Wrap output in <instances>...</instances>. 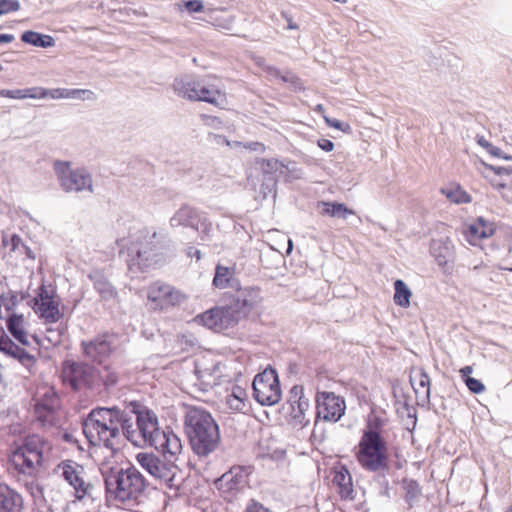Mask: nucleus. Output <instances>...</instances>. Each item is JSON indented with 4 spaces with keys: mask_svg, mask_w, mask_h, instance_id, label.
<instances>
[{
    "mask_svg": "<svg viewBox=\"0 0 512 512\" xmlns=\"http://www.w3.org/2000/svg\"><path fill=\"white\" fill-rule=\"evenodd\" d=\"M476 222L480 226V237L488 238L492 236L495 232V225L492 222L487 221L483 217H478Z\"/></svg>",
    "mask_w": 512,
    "mask_h": 512,
    "instance_id": "nucleus-45",
    "label": "nucleus"
},
{
    "mask_svg": "<svg viewBox=\"0 0 512 512\" xmlns=\"http://www.w3.org/2000/svg\"><path fill=\"white\" fill-rule=\"evenodd\" d=\"M67 88H54L48 89L45 88L44 99H66Z\"/></svg>",
    "mask_w": 512,
    "mask_h": 512,
    "instance_id": "nucleus-48",
    "label": "nucleus"
},
{
    "mask_svg": "<svg viewBox=\"0 0 512 512\" xmlns=\"http://www.w3.org/2000/svg\"><path fill=\"white\" fill-rule=\"evenodd\" d=\"M25 98L31 99H44L45 88L44 87H31L24 89Z\"/></svg>",
    "mask_w": 512,
    "mask_h": 512,
    "instance_id": "nucleus-49",
    "label": "nucleus"
},
{
    "mask_svg": "<svg viewBox=\"0 0 512 512\" xmlns=\"http://www.w3.org/2000/svg\"><path fill=\"white\" fill-rule=\"evenodd\" d=\"M200 322L215 331H222L236 326L245 319L239 310L229 301L225 306L212 308L197 317Z\"/></svg>",
    "mask_w": 512,
    "mask_h": 512,
    "instance_id": "nucleus-13",
    "label": "nucleus"
},
{
    "mask_svg": "<svg viewBox=\"0 0 512 512\" xmlns=\"http://www.w3.org/2000/svg\"><path fill=\"white\" fill-rule=\"evenodd\" d=\"M186 254L188 257L192 258V257H195L197 260H200L201 257H202V253L199 249L193 247V246H189L186 250Z\"/></svg>",
    "mask_w": 512,
    "mask_h": 512,
    "instance_id": "nucleus-59",
    "label": "nucleus"
},
{
    "mask_svg": "<svg viewBox=\"0 0 512 512\" xmlns=\"http://www.w3.org/2000/svg\"><path fill=\"white\" fill-rule=\"evenodd\" d=\"M495 171L499 175H502L504 173L509 174V173H512V168L499 167Z\"/></svg>",
    "mask_w": 512,
    "mask_h": 512,
    "instance_id": "nucleus-63",
    "label": "nucleus"
},
{
    "mask_svg": "<svg viewBox=\"0 0 512 512\" xmlns=\"http://www.w3.org/2000/svg\"><path fill=\"white\" fill-rule=\"evenodd\" d=\"M282 16L287 20L288 22V26L287 28L290 29V30H295V29H298V25L295 24L291 18L288 16V14H286L285 12H282Z\"/></svg>",
    "mask_w": 512,
    "mask_h": 512,
    "instance_id": "nucleus-60",
    "label": "nucleus"
},
{
    "mask_svg": "<svg viewBox=\"0 0 512 512\" xmlns=\"http://www.w3.org/2000/svg\"><path fill=\"white\" fill-rule=\"evenodd\" d=\"M59 468L65 481L74 488L77 500L81 501L91 494L93 485L85 480V469L82 465L66 460L59 465Z\"/></svg>",
    "mask_w": 512,
    "mask_h": 512,
    "instance_id": "nucleus-17",
    "label": "nucleus"
},
{
    "mask_svg": "<svg viewBox=\"0 0 512 512\" xmlns=\"http://www.w3.org/2000/svg\"><path fill=\"white\" fill-rule=\"evenodd\" d=\"M355 458L360 467L371 473H383L388 469V445L384 437L370 424L363 430L356 447Z\"/></svg>",
    "mask_w": 512,
    "mask_h": 512,
    "instance_id": "nucleus-5",
    "label": "nucleus"
},
{
    "mask_svg": "<svg viewBox=\"0 0 512 512\" xmlns=\"http://www.w3.org/2000/svg\"><path fill=\"white\" fill-rule=\"evenodd\" d=\"M82 428L91 445L103 446L111 451L118 449L122 436L134 442L137 435L131 413L117 406L92 409L84 419Z\"/></svg>",
    "mask_w": 512,
    "mask_h": 512,
    "instance_id": "nucleus-1",
    "label": "nucleus"
},
{
    "mask_svg": "<svg viewBox=\"0 0 512 512\" xmlns=\"http://www.w3.org/2000/svg\"><path fill=\"white\" fill-rule=\"evenodd\" d=\"M53 167L60 186L65 192H93V179L87 170L71 169L70 163L63 161H55Z\"/></svg>",
    "mask_w": 512,
    "mask_h": 512,
    "instance_id": "nucleus-10",
    "label": "nucleus"
},
{
    "mask_svg": "<svg viewBox=\"0 0 512 512\" xmlns=\"http://www.w3.org/2000/svg\"><path fill=\"white\" fill-rule=\"evenodd\" d=\"M35 312L47 323H56L62 317L56 300L40 302L35 306Z\"/></svg>",
    "mask_w": 512,
    "mask_h": 512,
    "instance_id": "nucleus-31",
    "label": "nucleus"
},
{
    "mask_svg": "<svg viewBox=\"0 0 512 512\" xmlns=\"http://www.w3.org/2000/svg\"><path fill=\"white\" fill-rule=\"evenodd\" d=\"M118 381V376L114 373L106 369V375H101V383L104 384L106 388L114 386Z\"/></svg>",
    "mask_w": 512,
    "mask_h": 512,
    "instance_id": "nucleus-51",
    "label": "nucleus"
},
{
    "mask_svg": "<svg viewBox=\"0 0 512 512\" xmlns=\"http://www.w3.org/2000/svg\"><path fill=\"white\" fill-rule=\"evenodd\" d=\"M156 239V231L139 232L137 241L128 248L127 265L131 272H144L161 262L162 254L159 252V243Z\"/></svg>",
    "mask_w": 512,
    "mask_h": 512,
    "instance_id": "nucleus-6",
    "label": "nucleus"
},
{
    "mask_svg": "<svg viewBox=\"0 0 512 512\" xmlns=\"http://www.w3.org/2000/svg\"><path fill=\"white\" fill-rule=\"evenodd\" d=\"M37 406H43L45 408L57 409L59 406V398L56 392L49 388L46 389L43 394L39 396L36 404Z\"/></svg>",
    "mask_w": 512,
    "mask_h": 512,
    "instance_id": "nucleus-40",
    "label": "nucleus"
},
{
    "mask_svg": "<svg viewBox=\"0 0 512 512\" xmlns=\"http://www.w3.org/2000/svg\"><path fill=\"white\" fill-rule=\"evenodd\" d=\"M332 482L338 487V492L342 499L352 500L354 498L352 476L345 466L335 469Z\"/></svg>",
    "mask_w": 512,
    "mask_h": 512,
    "instance_id": "nucleus-28",
    "label": "nucleus"
},
{
    "mask_svg": "<svg viewBox=\"0 0 512 512\" xmlns=\"http://www.w3.org/2000/svg\"><path fill=\"white\" fill-rule=\"evenodd\" d=\"M222 96L223 95L217 89L208 88L201 81L200 87L198 88V97L195 98V101L217 104L218 100L221 99Z\"/></svg>",
    "mask_w": 512,
    "mask_h": 512,
    "instance_id": "nucleus-39",
    "label": "nucleus"
},
{
    "mask_svg": "<svg viewBox=\"0 0 512 512\" xmlns=\"http://www.w3.org/2000/svg\"><path fill=\"white\" fill-rule=\"evenodd\" d=\"M54 300L53 297L50 295L49 291L45 286H41L39 288L38 296L34 299L35 306L38 305L40 302H48Z\"/></svg>",
    "mask_w": 512,
    "mask_h": 512,
    "instance_id": "nucleus-54",
    "label": "nucleus"
},
{
    "mask_svg": "<svg viewBox=\"0 0 512 512\" xmlns=\"http://www.w3.org/2000/svg\"><path fill=\"white\" fill-rule=\"evenodd\" d=\"M147 299L153 309L167 310L183 304L187 296L168 283L155 281L147 287Z\"/></svg>",
    "mask_w": 512,
    "mask_h": 512,
    "instance_id": "nucleus-12",
    "label": "nucleus"
},
{
    "mask_svg": "<svg viewBox=\"0 0 512 512\" xmlns=\"http://www.w3.org/2000/svg\"><path fill=\"white\" fill-rule=\"evenodd\" d=\"M410 383L418 400L423 404L430 401V377L423 368H413L410 373Z\"/></svg>",
    "mask_w": 512,
    "mask_h": 512,
    "instance_id": "nucleus-22",
    "label": "nucleus"
},
{
    "mask_svg": "<svg viewBox=\"0 0 512 512\" xmlns=\"http://www.w3.org/2000/svg\"><path fill=\"white\" fill-rule=\"evenodd\" d=\"M346 405L342 397L334 392H317L316 416L324 421L337 422L345 413Z\"/></svg>",
    "mask_w": 512,
    "mask_h": 512,
    "instance_id": "nucleus-16",
    "label": "nucleus"
},
{
    "mask_svg": "<svg viewBox=\"0 0 512 512\" xmlns=\"http://www.w3.org/2000/svg\"><path fill=\"white\" fill-rule=\"evenodd\" d=\"M325 121L330 127L336 128L343 132H348L351 129L348 123L341 122L338 119H330L328 117H325Z\"/></svg>",
    "mask_w": 512,
    "mask_h": 512,
    "instance_id": "nucleus-53",
    "label": "nucleus"
},
{
    "mask_svg": "<svg viewBox=\"0 0 512 512\" xmlns=\"http://www.w3.org/2000/svg\"><path fill=\"white\" fill-rule=\"evenodd\" d=\"M403 489L405 491V501L409 508H412L415 502L418 501L421 495V488L417 481L412 479H404L402 482Z\"/></svg>",
    "mask_w": 512,
    "mask_h": 512,
    "instance_id": "nucleus-35",
    "label": "nucleus"
},
{
    "mask_svg": "<svg viewBox=\"0 0 512 512\" xmlns=\"http://www.w3.org/2000/svg\"><path fill=\"white\" fill-rule=\"evenodd\" d=\"M394 289V302L401 307H408L412 293L405 282L400 279L396 280L394 282Z\"/></svg>",
    "mask_w": 512,
    "mask_h": 512,
    "instance_id": "nucleus-36",
    "label": "nucleus"
},
{
    "mask_svg": "<svg viewBox=\"0 0 512 512\" xmlns=\"http://www.w3.org/2000/svg\"><path fill=\"white\" fill-rule=\"evenodd\" d=\"M323 206L322 214L341 219H347L349 215H354L355 212L349 209L345 204L338 202H319Z\"/></svg>",
    "mask_w": 512,
    "mask_h": 512,
    "instance_id": "nucleus-33",
    "label": "nucleus"
},
{
    "mask_svg": "<svg viewBox=\"0 0 512 512\" xmlns=\"http://www.w3.org/2000/svg\"><path fill=\"white\" fill-rule=\"evenodd\" d=\"M0 97H6L11 99H26L24 89H2L0 90Z\"/></svg>",
    "mask_w": 512,
    "mask_h": 512,
    "instance_id": "nucleus-50",
    "label": "nucleus"
},
{
    "mask_svg": "<svg viewBox=\"0 0 512 512\" xmlns=\"http://www.w3.org/2000/svg\"><path fill=\"white\" fill-rule=\"evenodd\" d=\"M21 40L35 47L49 48L55 45V40L50 35L41 34L32 30H27L22 33Z\"/></svg>",
    "mask_w": 512,
    "mask_h": 512,
    "instance_id": "nucleus-32",
    "label": "nucleus"
},
{
    "mask_svg": "<svg viewBox=\"0 0 512 512\" xmlns=\"http://www.w3.org/2000/svg\"><path fill=\"white\" fill-rule=\"evenodd\" d=\"M6 326L13 338L23 346H29V335L26 331V319L24 315L12 312L7 315Z\"/></svg>",
    "mask_w": 512,
    "mask_h": 512,
    "instance_id": "nucleus-25",
    "label": "nucleus"
},
{
    "mask_svg": "<svg viewBox=\"0 0 512 512\" xmlns=\"http://www.w3.org/2000/svg\"><path fill=\"white\" fill-rule=\"evenodd\" d=\"M88 278L93 283L94 289L99 293L101 299L109 301L116 298V289L100 270L91 271L88 274Z\"/></svg>",
    "mask_w": 512,
    "mask_h": 512,
    "instance_id": "nucleus-29",
    "label": "nucleus"
},
{
    "mask_svg": "<svg viewBox=\"0 0 512 512\" xmlns=\"http://www.w3.org/2000/svg\"><path fill=\"white\" fill-rule=\"evenodd\" d=\"M248 482V471L243 466H234L224 473L216 485L222 493H234L243 490Z\"/></svg>",
    "mask_w": 512,
    "mask_h": 512,
    "instance_id": "nucleus-19",
    "label": "nucleus"
},
{
    "mask_svg": "<svg viewBox=\"0 0 512 512\" xmlns=\"http://www.w3.org/2000/svg\"><path fill=\"white\" fill-rule=\"evenodd\" d=\"M0 351L6 355L17 359L23 366L31 370L36 360L33 355L28 353L24 348L16 345L5 333L4 328L0 325Z\"/></svg>",
    "mask_w": 512,
    "mask_h": 512,
    "instance_id": "nucleus-20",
    "label": "nucleus"
},
{
    "mask_svg": "<svg viewBox=\"0 0 512 512\" xmlns=\"http://www.w3.org/2000/svg\"><path fill=\"white\" fill-rule=\"evenodd\" d=\"M13 40H14V36L12 34H0V44L10 43Z\"/></svg>",
    "mask_w": 512,
    "mask_h": 512,
    "instance_id": "nucleus-62",
    "label": "nucleus"
},
{
    "mask_svg": "<svg viewBox=\"0 0 512 512\" xmlns=\"http://www.w3.org/2000/svg\"><path fill=\"white\" fill-rule=\"evenodd\" d=\"M430 252L438 265L445 267L453 256L452 241L448 237L434 239L430 244Z\"/></svg>",
    "mask_w": 512,
    "mask_h": 512,
    "instance_id": "nucleus-27",
    "label": "nucleus"
},
{
    "mask_svg": "<svg viewBox=\"0 0 512 512\" xmlns=\"http://www.w3.org/2000/svg\"><path fill=\"white\" fill-rule=\"evenodd\" d=\"M246 512H270L269 509L264 507L262 504L251 501L246 508Z\"/></svg>",
    "mask_w": 512,
    "mask_h": 512,
    "instance_id": "nucleus-57",
    "label": "nucleus"
},
{
    "mask_svg": "<svg viewBox=\"0 0 512 512\" xmlns=\"http://www.w3.org/2000/svg\"><path fill=\"white\" fill-rule=\"evenodd\" d=\"M255 400L261 405H275L281 399V388L276 370L266 368L258 373L252 383Z\"/></svg>",
    "mask_w": 512,
    "mask_h": 512,
    "instance_id": "nucleus-11",
    "label": "nucleus"
},
{
    "mask_svg": "<svg viewBox=\"0 0 512 512\" xmlns=\"http://www.w3.org/2000/svg\"><path fill=\"white\" fill-rule=\"evenodd\" d=\"M229 301L247 318L251 314H259L263 301L262 291L257 286L242 287L239 284L230 294Z\"/></svg>",
    "mask_w": 512,
    "mask_h": 512,
    "instance_id": "nucleus-15",
    "label": "nucleus"
},
{
    "mask_svg": "<svg viewBox=\"0 0 512 512\" xmlns=\"http://www.w3.org/2000/svg\"><path fill=\"white\" fill-rule=\"evenodd\" d=\"M106 496L110 501L133 506L144 494L146 480L133 465L111 467L103 473Z\"/></svg>",
    "mask_w": 512,
    "mask_h": 512,
    "instance_id": "nucleus-3",
    "label": "nucleus"
},
{
    "mask_svg": "<svg viewBox=\"0 0 512 512\" xmlns=\"http://www.w3.org/2000/svg\"><path fill=\"white\" fill-rule=\"evenodd\" d=\"M480 232H481L480 226L478 225V223L476 221L473 224H470L467 227V230L465 231L467 241L470 244L475 245L478 240L484 238V237H480Z\"/></svg>",
    "mask_w": 512,
    "mask_h": 512,
    "instance_id": "nucleus-44",
    "label": "nucleus"
},
{
    "mask_svg": "<svg viewBox=\"0 0 512 512\" xmlns=\"http://www.w3.org/2000/svg\"><path fill=\"white\" fill-rule=\"evenodd\" d=\"M34 412L37 421L43 427H51L56 422V409L45 408L43 406H34Z\"/></svg>",
    "mask_w": 512,
    "mask_h": 512,
    "instance_id": "nucleus-38",
    "label": "nucleus"
},
{
    "mask_svg": "<svg viewBox=\"0 0 512 512\" xmlns=\"http://www.w3.org/2000/svg\"><path fill=\"white\" fill-rule=\"evenodd\" d=\"M317 144H318L319 148H321L322 150H324L326 152H331L334 149V143L329 139H325V138L319 139Z\"/></svg>",
    "mask_w": 512,
    "mask_h": 512,
    "instance_id": "nucleus-58",
    "label": "nucleus"
},
{
    "mask_svg": "<svg viewBox=\"0 0 512 512\" xmlns=\"http://www.w3.org/2000/svg\"><path fill=\"white\" fill-rule=\"evenodd\" d=\"M169 224L172 228L182 226L194 229L203 235L202 240H205V236L209 235L212 228V223L208 221L205 213L188 204H183L175 211Z\"/></svg>",
    "mask_w": 512,
    "mask_h": 512,
    "instance_id": "nucleus-14",
    "label": "nucleus"
},
{
    "mask_svg": "<svg viewBox=\"0 0 512 512\" xmlns=\"http://www.w3.org/2000/svg\"><path fill=\"white\" fill-rule=\"evenodd\" d=\"M240 284L239 280L235 277V267H227L218 264L215 268V275L213 278V285L218 289L231 288L235 289Z\"/></svg>",
    "mask_w": 512,
    "mask_h": 512,
    "instance_id": "nucleus-30",
    "label": "nucleus"
},
{
    "mask_svg": "<svg viewBox=\"0 0 512 512\" xmlns=\"http://www.w3.org/2000/svg\"><path fill=\"white\" fill-rule=\"evenodd\" d=\"M265 72H267L271 77L280 78L283 82H294L296 79L293 73L287 71L282 74L280 70L273 66H265Z\"/></svg>",
    "mask_w": 512,
    "mask_h": 512,
    "instance_id": "nucleus-43",
    "label": "nucleus"
},
{
    "mask_svg": "<svg viewBox=\"0 0 512 512\" xmlns=\"http://www.w3.org/2000/svg\"><path fill=\"white\" fill-rule=\"evenodd\" d=\"M473 372V368L471 366H464L461 370H460V373L464 378H467V377H471L470 374Z\"/></svg>",
    "mask_w": 512,
    "mask_h": 512,
    "instance_id": "nucleus-61",
    "label": "nucleus"
},
{
    "mask_svg": "<svg viewBox=\"0 0 512 512\" xmlns=\"http://www.w3.org/2000/svg\"><path fill=\"white\" fill-rule=\"evenodd\" d=\"M247 393L245 389L234 386L232 388L231 394L227 396V404L228 406L235 411H242L246 407Z\"/></svg>",
    "mask_w": 512,
    "mask_h": 512,
    "instance_id": "nucleus-34",
    "label": "nucleus"
},
{
    "mask_svg": "<svg viewBox=\"0 0 512 512\" xmlns=\"http://www.w3.org/2000/svg\"><path fill=\"white\" fill-rule=\"evenodd\" d=\"M154 452H139L135 456L138 465L155 480L169 488H179L182 482L178 460L182 453V442L171 441L161 447H154Z\"/></svg>",
    "mask_w": 512,
    "mask_h": 512,
    "instance_id": "nucleus-2",
    "label": "nucleus"
},
{
    "mask_svg": "<svg viewBox=\"0 0 512 512\" xmlns=\"http://www.w3.org/2000/svg\"><path fill=\"white\" fill-rule=\"evenodd\" d=\"M130 406L132 408L128 411L133 418L135 415L137 429L144 441L150 446L161 447L173 440L180 441V438L168 427L166 430L160 429L158 417L153 411L141 407L136 402H132Z\"/></svg>",
    "mask_w": 512,
    "mask_h": 512,
    "instance_id": "nucleus-7",
    "label": "nucleus"
},
{
    "mask_svg": "<svg viewBox=\"0 0 512 512\" xmlns=\"http://www.w3.org/2000/svg\"><path fill=\"white\" fill-rule=\"evenodd\" d=\"M215 371H217V366L210 370L208 368L201 369L198 364L195 365V373L198 379L206 386H211L215 383L216 378L213 375Z\"/></svg>",
    "mask_w": 512,
    "mask_h": 512,
    "instance_id": "nucleus-42",
    "label": "nucleus"
},
{
    "mask_svg": "<svg viewBox=\"0 0 512 512\" xmlns=\"http://www.w3.org/2000/svg\"><path fill=\"white\" fill-rule=\"evenodd\" d=\"M10 312V301L5 298H0V319L6 318Z\"/></svg>",
    "mask_w": 512,
    "mask_h": 512,
    "instance_id": "nucleus-56",
    "label": "nucleus"
},
{
    "mask_svg": "<svg viewBox=\"0 0 512 512\" xmlns=\"http://www.w3.org/2000/svg\"><path fill=\"white\" fill-rule=\"evenodd\" d=\"M441 193L445 195L451 202L456 204L471 202L470 195L461 189L460 186L442 188Z\"/></svg>",
    "mask_w": 512,
    "mask_h": 512,
    "instance_id": "nucleus-37",
    "label": "nucleus"
},
{
    "mask_svg": "<svg viewBox=\"0 0 512 512\" xmlns=\"http://www.w3.org/2000/svg\"><path fill=\"white\" fill-rule=\"evenodd\" d=\"M261 168L264 175L261 192L267 195L275 191L278 177L284 174L285 166L276 159H263Z\"/></svg>",
    "mask_w": 512,
    "mask_h": 512,
    "instance_id": "nucleus-21",
    "label": "nucleus"
},
{
    "mask_svg": "<svg viewBox=\"0 0 512 512\" xmlns=\"http://www.w3.org/2000/svg\"><path fill=\"white\" fill-rule=\"evenodd\" d=\"M80 345L82 353L87 359L101 364L112 353L114 341L113 336L103 334L90 341H82Z\"/></svg>",
    "mask_w": 512,
    "mask_h": 512,
    "instance_id": "nucleus-18",
    "label": "nucleus"
},
{
    "mask_svg": "<svg viewBox=\"0 0 512 512\" xmlns=\"http://www.w3.org/2000/svg\"><path fill=\"white\" fill-rule=\"evenodd\" d=\"M66 99H75L81 101H95L97 99L96 94L89 89H68Z\"/></svg>",
    "mask_w": 512,
    "mask_h": 512,
    "instance_id": "nucleus-41",
    "label": "nucleus"
},
{
    "mask_svg": "<svg viewBox=\"0 0 512 512\" xmlns=\"http://www.w3.org/2000/svg\"><path fill=\"white\" fill-rule=\"evenodd\" d=\"M200 82L201 80L194 75H182L174 80L173 90L179 97L195 101Z\"/></svg>",
    "mask_w": 512,
    "mask_h": 512,
    "instance_id": "nucleus-24",
    "label": "nucleus"
},
{
    "mask_svg": "<svg viewBox=\"0 0 512 512\" xmlns=\"http://www.w3.org/2000/svg\"><path fill=\"white\" fill-rule=\"evenodd\" d=\"M50 445L39 435L28 436L11 455V463L23 474L33 475L42 464L43 454Z\"/></svg>",
    "mask_w": 512,
    "mask_h": 512,
    "instance_id": "nucleus-8",
    "label": "nucleus"
},
{
    "mask_svg": "<svg viewBox=\"0 0 512 512\" xmlns=\"http://www.w3.org/2000/svg\"><path fill=\"white\" fill-rule=\"evenodd\" d=\"M23 499L19 493L0 484V512H22Z\"/></svg>",
    "mask_w": 512,
    "mask_h": 512,
    "instance_id": "nucleus-26",
    "label": "nucleus"
},
{
    "mask_svg": "<svg viewBox=\"0 0 512 512\" xmlns=\"http://www.w3.org/2000/svg\"><path fill=\"white\" fill-rule=\"evenodd\" d=\"M61 377L75 391L94 389L101 384L100 371L82 361L65 360L62 363Z\"/></svg>",
    "mask_w": 512,
    "mask_h": 512,
    "instance_id": "nucleus-9",
    "label": "nucleus"
},
{
    "mask_svg": "<svg viewBox=\"0 0 512 512\" xmlns=\"http://www.w3.org/2000/svg\"><path fill=\"white\" fill-rule=\"evenodd\" d=\"M464 383L467 386V388L474 394H480L485 390L484 384L476 378H464Z\"/></svg>",
    "mask_w": 512,
    "mask_h": 512,
    "instance_id": "nucleus-46",
    "label": "nucleus"
},
{
    "mask_svg": "<svg viewBox=\"0 0 512 512\" xmlns=\"http://www.w3.org/2000/svg\"><path fill=\"white\" fill-rule=\"evenodd\" d=\"M491 155H494V156H497V157H500V158H503V159H506V160H512V153H507L506 151L498 148V147H495L493 146L492 144H490L488 150H487Z\"/></svg>",
    "mask_w": 512,
    "mask_h": 512,
    "instance_id": "nucleus-55",
    "label": "nucleus"
},
{
    "mask_svg": "<svg viewBox=\"0 0 512 512\" xmlns=\"http://www.w3.org/2000/svg\"><path fill=\"white\" fill-rule=\"evenodd\" d=\"M184 6L190 13L201 12L204 9L203 2L200 0H187Z\"/></svg>",
    "mask_w": 512,
    "mask_h": 512,
    "instance_id": "nucleus-52",
    "label": "nucleus"
},
{
    "mask_svg": "<svg viewBox=\"0 0 512 512\" xmlns=\"http://www.w3.org/2000/svg\"><path fill=\"white\" fill-rule=\"evenodd\" d=\"M185 432L195 454L206 457L220 444V430L211 413L201 407H191L185 415Z\"/></svg>",
    "mask_w": 512,
    "mask_h": 512,
    "instance_id": "nucleus-4",
    "label": "nucleus"
},
{
    "mask_svg": "<svg viewBox=\"0 0 512 512\" xmlns=\"http://www.w3.org/2000/svg\"><path fill=\"white\" fill-rule=\"evenodd\" d=\"M290 406L293 418L303 426L309 423V419L305 417V412L309 409V401L303 396V388L294 386L290 391Z\"/></svg>",
    "mask_w": 512,
    "mask_h": 512,
    "instance_id": "nucleus-23",
    "label": "nucleus"
},
{
    "mask_svg": "<svg viewBox=\"0 0 512 512\" xmlns=\"http://www.w3.org/2000/svg\"><path fill=\"white\" fill-rule=\"evenodd\" d=\"M20 3L18 0H0V15L18 11Z\"/></svg>",
    "mask_w": 512,
    "mask_h": 512,
    "instance_id": "nucleus-47",
    "label": "nucleus"
},
{
    "mask_svg": "<svg viewBox=\"0 0 512 512\" xmlns=\"http://www.w3.org/2000/svg\"><path fill=\"white\" fill-rule=\"evenodd\" d=\"M478 143H479L482 147L486 148L487 150H488V148H489V146H490V143H489L487 140H485L484 138H480V139L478 140Z\"/></svg>",
    "mask_w": 512,
    "mask_h": 512,
    "instance_id": "nucleus-64",
    "label": "nucleus"
}]
</instances>
